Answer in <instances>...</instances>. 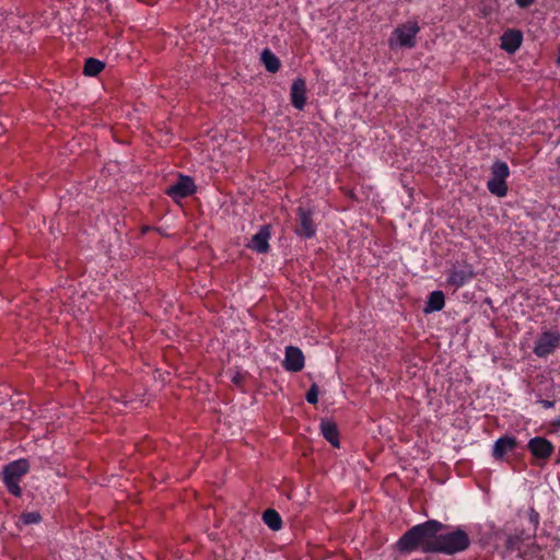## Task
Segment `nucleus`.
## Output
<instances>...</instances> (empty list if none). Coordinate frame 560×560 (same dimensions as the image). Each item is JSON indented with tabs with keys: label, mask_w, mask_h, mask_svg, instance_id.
I'll return each mask as SVG.
<instances>
[{
	"label": "nucleus",
	"mask_w": 560,
	"mask_h": 560,
	"mask_svg": "<svg viewBox=\"0 0 560 560\" xmlns=\"http://www.w3.org/2000/svg\"><path fill=\"white\" fill-rule=\"evenodd\" d=\"M487 187L492 195L498 197H504L508 194V186L504 179L491 177L487 183Z\"/></svg>",
	"instance_id": "6ab92c4d"
},
{
	"label": "nucleus",
	"mask_w": 560,
	"mask_h": 560,
	"mask_svg": "<svg viewBox=\"0 0 560 560\" xmlns=\"http://www.w3.org/2000/svg\"><path fill=\"white\" fill-rule=\"evenodd\" d=\"M517 446L516 438L512 435H502L495 440L492 446V456L495 460L503 462L505 456L513 453Z\"/></svg>",
	"instance_id": "1a4fd4ad"
},
{
	"label": "nucleus",
	"mask_w": 560,
	"mask_h": 560,
	"mask_svg": "<svg viewBox=\"0 0 560 560\" xmlns=\"http://www.w3.org/2000/svg\"><path fill=\"white\" fill-rule=\"evenodd\" d=\"M104 69V63L97 59L89 58L85 60L83 72L85 75H97Z\"/></svg>",
	"instance_id": "aec40b11"
},
{
	"label": "nucleus",
	"mask_w": 560,
	"mask_h": 560,
	"mask_svg": "<svg viewBox=\"0 0 560 560\" xmlns=\"http://www.w3.org/2000/svg\"><path fill=\"white\" fill-rule=\"evenodd\" d=\"M271 237L270 226L268 224L260 226L258 232L253 235L247 247L258 254H265L269 250V240Z\"/></svg>",
	"instance_id": "f8f14e48"
},
{
	"label": "nucleus",
	"mask_w": 560,
	"mask_h": 560,
	"mask_svg": "<svg viewBox=\"0 0 560 560\" xmlns=\"http://www.w3.org/2000/svg\"><path fill=\"white\" fill-rule=\"evenodd\" d=\"M529 453L538 460H547L555 452V445L542 436H535L527 443Z\"/></svg>",
	"instance_id": "423d86ee"
},
{
	"label": "nucleus",
	"mask_w": 560,
	"mask_h": 560,
	"mask_svg": "<svg viewBox=\"0 0 560 560\" xmlns=\"http://www.w3.org/2000/svg\"><path fill=\"white\" fill-rule=\"evenodd\" d=\"M305 359L302 350L298 347H285L284 360L282 362L285 371L299 372L304 368Z\"/></svg>",
	"instance_id": "9d476101"
},
{
	"label": "nucleus",
	"mask_w": 560,
	"mask_h": 560,
	"mask_svg": "<svg viewBox=\"0 0 560 560\" xmlns=\"http://www.w3.org/2000/svg\"><path fill=\"white\" fill-rule=\"evenodd\" d=\"M551 428H552V431H558L560 430V417L559 418H556L555 420L551 421L550 423Z\"/></svg>",
	"instance_id": "bb28decb"
},
{
	"label": "nucleus",
	"mask_w": 560,
	"mask_h": 560,
	"mask_svg": "<svg viewBox=\"0 0 560 560\" xmlns=\"http://www.w3.org/2000/svg\"><path fill=\"white\" fill-rule=\"evenodd\" d=\"M518 538L517 537H514V536H509L506 538V547L508 549L510 550H514L515 548V544L517 542Z\"/></svg>",
	"instance_id": "b1692460"
},
{
	"label": "nucleus",
	"mask_w": 560,
	"mask_h": 560,
	"mask_svg": "<svg viewBox=\"0 0 560 560\" xmlns=\"http://www.w3.org/2000/svg\"><path fill=\"white\" fill-rule=\"evenodd\" d=\"M558 164H559V166H560V159L558 160Z\"/></svg>",
	"instance_id": "c85d7f7f"
},
{
	"label": "nucleus",
	"mask_w": 560,
	"mask_h": 560,
	"mask_svg": "<svg viewBox=\"0 0 560 560\" xmlns=\"http://www.w3.org/2000/svg\"><path fill=\"white\" fill-rule=\"evenodd\" d=\"M560 347V331L546 330L538 337L534 353L539 358H546Z\"/></svg>",
	"instance_id": "39448f33"
},
{
	"label": "nucleus",
	"mask_w": 560,
	"mask_h": 560,
	"mask_svg": "<svg viewBox=\"0 0 560 560\" xmlns=\"http://www.w3.org/2000/svg\"><path fill=\"white\" fill-rule=\"evenodd\" d=\"M523 40V35L520 31L509 30L501 36V48L510 54L515 52Z\"/></svg>",
	"instance_id": "4468645a"
},
{
	"label": "nucleus",
	"mask_w": 560,
	"mask_h": 560,
	"mask_svg": "<svg viewBox=\"0 0 560 560\" xmlns=\"http://www.w3.org/2000/svg\"><path fill=\"white\" fill-rule=\"evenodd\" d=\"M30 471V463L25 458L16 459L4 466L2 471V480L8 491L20 497L22 489L20 482L22 478Z\"/></svg>",
	"instance_id": "7ed1b4c3"
},
{
	"label": "nucleus",
	"mask_w": 560,
	"mask_h": 560,
	"mask_svg": "<svg viewBox=\"0 0 560 560\" xmlns=\"http://www.w3.org/2000/svg\"><path fill=\"white\" fill-rule=\"evenodd\" d=\"M516 4L520 8H528L530 4L535 2V0H515Z\"/></svg>",
	"instance_id": "393cba45"
},
{
	"label": "nucleus",
	"mask_w": 560,
	"mask_h": 560,
	"mask_svg": "<svg viewBox=\"0 0 560 560\" xmlns=\"http://www.w3.org/2000/svg\"><path fill=\"white\" fill-rule=\"evenodd\" d=\"M290 97L294 108L302 110L305 107L306 83L304 79L298 78L292 82Z\"/></svg>",
	"instance_id": "ddd939ff"
},
{
	"label": "nucleus",
	"mask_w": 560,
	"mask_h": 560,
	"mask_svg": "<svg viewBox=\"0 0 560 560\" xmlns=\"http://www.w3.org/2000/svg\"><path fill=\"white\" fill-rule=\"evenodd\" d=\"M442 527V523L433 520L416 525L399 538L398 548L401 551H412L419 548L423 552H434L429 548L435 547V535Z\"/></svg>",
	"instance_id": "f257e3e1"
},
{
	"label": "nucleus",
	"mask_w": 560,
	"mask_h": 560,
	"mask_svg": "<svg viewBox=\"0 0 560 560\" xmlns=\"http://www.w3.org/2000/svg\"><path fill=\"white\" fill-rule=\"evenodd\" d=\"M420 27L416 22H408L401 26H398L393 37L389 39V45L392 47H408L412 48L415 46V39L417 34L419 33Z\"/></svg>",
	"instance_id": "20e7f679"
},
{
	"label": "nucleus",
	"mask_w": 560,
	"mask_h": 560,
	"mask_svg": "<svg viewBox=\"0 0 560 560\" xmlns=\"http://www.w3.org/2000/svg\"><path fill=\"white\" fill-rule=\"evenodd\" d=\"M539 404L546 409L552 408L555 406V401L546 399H540Z\"/></svg>",
	"instance_id": "a878e982"
},
{
	"label": "nucleus",
	"mask_w": 560,
	"mask_h": 560,
	"mask_svg": "<svg viewBox=\"0 0 560 560\" xmlns=\"http://www.w3.org/2000/svg\"><path fill=\"white\" fill-rule=\"evenodd\" d=\"M261 61H262L265 68L271 73L277 72L280 68L279 58L273 52H271L269 49H265L261 52Z\"/></svg>",
	"instance_id": "f3484780"
},
{
	"label": "nucleus",
	"mask_w": 560,
	"mask_h": 560,
	"mask_svg": "<svg viewBox=\"0 0 560 560\" xmlns=\"http://www.w3.org/2000/svg\"><path fill=\"white\" fill-rule=\"evenodd\" d=\"M492 178L506 179L510 175L509 166L505 162H494L492 167Z\"/></svg>",
	"instance_id": "412c9836"
},
{
	"label": "nucleus",
	"mask_w": 560,
	"mask_h": 560,
	"mask_svg": "<svg viewBox=\"0 0 560 560\" xmlns=\"http://www.w3.org/2000/svg\"><path fill=\"white\" fill-rule=\"evenodd\" d=\"M470 545V538L467 533L460 528L456 530L435 535V547H431L434 552L454 555L466 550Z\"/></svg>",
	"instance_id": "f03ea898"
},
{
	"label": "nucleus",
	"mask_w": 560,
	"mask_h": 560,
	"mask_svg": "<svg viewBox=\"0 0 560 560\" xmlns=\"http://www.w3.org/2000/svg\"><path fill=\"white\" fill-rule=\"evenodd\" d=\"M320 432L332 446L339 447V433L332 421L322 420Z\"/></svg>",
	"instance_id": "dca6fc26"
},
{
	"label": "nucleus",
	"mask_w": 560,
	"mask_h": 560,
	"mask_svg": "<svg viewBox=\"0 0 560 560\" xmlns=\"http://www.w3.org/2000/svg\"><path fill=\"white\" fill-rule=\"evenodd\" d=\"M196 190L194 180L188 176H180L178 180L171 185L165 192L174 200H179L192 195Z\"/></svg>",
	"instance_id": "0eeeda50"
},
{
	"label": "nucleus",
	"mask_w": 560,
	"mask_h": 560,
	"mask_svg": "<svg viewBox=\"0 0 560 560\" xmlns=\"http://www.w3.org/2000/svg\"><path fill=\"white\" fill-rule=\"evenodd\" d=\"M306 400L310 404H316L318 400V390L316 385H312L306 394Z\"/></svg>",
	"instance_id": "5701e85b"
},
{
	"label": "nucleus",
	"mask_w": 560,
	"mask_h": 560,
	"mask_svg": "<svg viewBox=\"0 0 560 560\" xmlns=\"http://www.w3.org/2000/svg\"><path fill=\"white\" fill-rule=\"evenodd\" d=\"M475 276L469 265L453 267L447 275V283L458 289L468 283Z\"/></svg>",
	"instance_id": "9b49d317"
},
{
	"label": "nucleus",
	"mask_w": 560,
	"mask_h": 560,
	"mask_svg": "<svg viewBox=\"0 0 560 560\" xmlns=\"http://www.w3.org/2000/svg\"><path fill=\"white\" fill-rule=\"evenodd\" d=\"M42 521V516L38 512H26L21 515V522L24 525L37 524Z\"/></svg>",
	"instance_id": "4be33fe9"
},
{
	"label": "nucleus",
	"mask_w": 560,
	"mask_h": 560,
	"mask_svg": "<svg viewBox=\"0 0 560 560\" xmlns=\"http://www.w3.org/2000/svg\"><path fill=\"white\" fill-rule=\"evenodd\" d=\"M265 524L272 530H279L282 526V521L279 513L275 510H267L262 514Z\"/></svg>",
	"instance_id": "a211bd4d"
},
{
	"label": "nucleus",
	"mask_w": 560,
	"mask_h": 560,
	"mask_svg": "<svg viewBox=\"0 0 560 560\" xmlns=\"http://www.w3.org/2000/svg\"><path fill=\"white\" fill-rule=\"evenodd\" d=\"M299 225L295 233L305 238H311L316 233V225L313 221V211L306 208H299L298 210Z\"/></svg>",
	"instance_id": "6e6552de"
},
{
	"label": "nucleus",
	"mask_w": 560,
	"mask_h": 560,
	"mask_svg": "<svg viewBox=\"0 0 560 560\" xmlns=\"http://www.w3.org/2000/svg\"><path fill=\"white\" fill-rule=\"evenodd\" d=\"M444 305H445L444 293L440 290L433 291L428 296L423 312L425 314L439 312L444 307Z\"/></svg>",
	"instance_id": "2eb2a0df"
},
{
	"label": "nucleus",
	"mask_w": 560,
	"mask_h": 560,
	"mask_svg": "<svg viewBox=\"0 0 560 560\" xmlns=\"http://www.w3.org/2000/svg\"><path fill=\"white\" fill-rule=\"evenodd\" d=\"M530 518L533 522L538 523V514L533 511Z\"/></svg>",
	"instance_id": "cd10ccee"
}]
</instances>
